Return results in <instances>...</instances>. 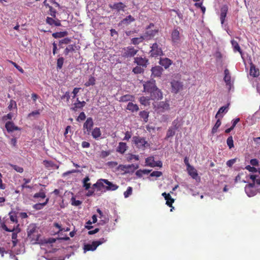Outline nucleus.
<instances>
[{
  "mask_svg": "<svg viewBox=\"0 0 260 260\" xmlns=\"http://www.w3.org/2000/svg\"><path fill=\"white\" fill-rule=\"evenodd\" d=\"M50 15L53 18L56 17L57 12L52 7L49 6Z\"/></svg>",
  "mask_w": 260,
  "mask_h": 260,
  "instance_id": "5fc2aeb1",
  "label": "nucleus"
},
{
  "mask_svg": "<svg viewBox=\"0 0 260 260\" xmlns=\"http://www.w3.org/2000/svg\"><path fill=\"white\" fill-rule=\"evenodd\" d=\"M64 58L62 57L58 58L57 60V67L58 69H61L63 64Z\"/></svg>",
  "mask_w": 260,
  "mask_h": 260,
  "instance_id": "8fccbe9b",
  "label": "nucleus"
},
{
  "mask_svg": "<svg viewBox=\"0 0 260 260\" xmlns=\"http://www.w3.org/2000/svg\"><path fill=\"white\" fill-rule=\"evenodd\" d=\"M171 91L173 93H178L182 88L183 85L181 82L178 81L173 80L171 82Z\"/></svg>",
  "mask_w": 260,
  "mask_h": 260,
  "instance_id": "6e6552de",
  "label": "nucleus"
},
{
  "mask_svg": "<svg viewBox=\"0 0 260 260\" xmlns=\"http://www.w3.org/2000/svg\"><path fill=\"white\" fill-rule=\"evenodd\" d=\"M89 180L90 179L88 176L85 177L83 180V187L86 190H88L90 188L91 184L90 183H88Z\"/></svg>",
  "mask_w": 260,
  "mask_h": 260,
  "instance_id": "ea45409f",
  "label": "nucleus"
},
{
  "mask_svg": "<svg viewBox=\"0 0 260 260\" xmlns=\"http://www.w3.org/2000/svg\"><path fill=\"white\" fill-rule=\"evenodd\" d=\"M150 54L151 57H156L158 56L162 55L163 52L161 48L159 46L158 44L157 43H154L151 47Z\"/></svg>",
  "mask_w": 260,
  "mask_h": 260,
  "instance_id": "7ed1b4c3",
  "label": "nucleus"
},
{
  "mask_svg": "<svg viewBox=\"0 0 260 260\" xmlns=\"http://www.w3.org/2000/svg\"><path fill=\"white\" fill-rule=\"evenodd\" d=\"M178 28V27L174 28L171 34V43L174 46L178 45L181 41V37Z\"/></svg>",
  "mask_w": 260,
  "mask_h": 260,
  "instance_id": "f257e3e1",
  "label": "nucleus"
},
{
  "mask_svg": "<svg viewBox=\"0 0 260 260\" xmlns=\"http://www.w3.org/2000/svg\"><path fill=\"white\" fill-rule=\"evenodd\" d=\"M75 45H69L64 50L65 55H68L69 52L74 51L75 50Z\"/></svg>",
  "mask_w": 260,
  "mask_h": 260,
  "instance_id": "c03bdc74",
  "label": "nucleus"
},
{
  "mask_svg": "<svg viewBox=\"0 0 260 260\" xmlns=\"http://www.w3.org/2000/svg\"><path fill=\"white\" fill-rule=\"evenodd\" d=\"M127 146L126 144L124 142H120L118 147H117L116 151L117 152L123 154L125 151L126 150Z\"/></svg>",
  "mask_w": 260,
  "mask_h": 260,
  "instance_id": "393cba45",
  "label": "nucleus"
},
{
  "mask_svg": "<svg viewBox=\"0 0 260 260\" xmlns=\"http://www.w3.org/2000/svg\"><path fill=\"white\" fill-rule=\"evenodd\" d=\"M82 204V202L79 200H76L75 198H72V205L76 206L80 205Z\"/></svg>",
  "mask_w": 260,
  "mask_h": 260,
  "instance_id": "13d9d810",
  "label": "nucleus"
},
{
  "mask_svg": "<svg viewBox=\"0 0 260 260\" xmlns=\"http://www.w3.org/2000/svg\"><path fill=\"white\" fill-rule=\"evenodd\" d=\"M27 238L32 244H37L39 241L40 235L38 233L32 234L30 236H27Z\"/></svg>",
  "mask_w": 260,
  "mask_h": 260,
  "instance_id": "cd10ccee",
  "label": "nucleus"
},
{
  "mask_svg": "<svg viewBox=\"0 0 260 260\" xmlns=\"http://www.w3.org/2000/svg\"><path fill=\"white\" fill-rule=\"evenodd\" d=\"M144 91L148 93H150L156 87L155 85V80H151L145 82L143 84Z\"/></svg>",
  "mask_w": 260,
  "mask_h": 260,
  "instance_id": "0eeeda50",
  "label": "nucleus"
},
{
  "mask_svg": "<svg viewBox=\"0 0 260 260\" xmlns=\"http://www.w3.org/2000/svg\"><path fill=\"white\" fill-rule=\"evenodd\" d=\"M124 51L122 53V56L124 57H132L134 56L138 50L135 49L133 47L128 46L126 48H124Z\"/></svg>",
  "mask_w": 260,
  "mask_h": 260,
  "instance_id": "39448f33",
  "label": "nucleus"
},
{
  "mask_svg": "<svg viewBox=\"0 0 260 260\" xmlns=\"http://www.w3.org/2000/svg\"><path fill=\"white\" fill-rule=\"evenodd\" d=\"M48 201H49V199L47 198L46 199V201L45 202H44L43 203H37V204H36L34 205H33V208L36 210H41V209H43V208L45 205H46L47 204V203H48Z\"/></svg>",
  "mask_w": 260,
  "mask_h": 260,
  "instance_id": "2f4dec72",
  "label": "nucleus"
},
{
  "mask_svg": "<svg viewBox=\"0 0 260 260\" xmlns=\"http://www.w3.org/2000/svg\"><path fill=\"white\" fill-rule=\"evenodd\" d=\"M11 167L17 172L22 173L23 172V169L21 167L15 165H12Z\"/></svg>",
  "mask_w": 260,
  "mask_h": 260,
  "instance_id": "6e6d98bb",
  "label": "nucleus"
},
{
  "mask_svg": "<svg viewBox=\"0 0 260 260\" xmlns=\"http://www.w3.org/2000/svg\"><path fill=\"white\" fill-rule=\"evenodd\" d=\"M68 32L67 31L54 32L52 36L54 38H61L68 36Z\"/></svg>",
  "mask_w": 260,
  "mask_h": 260,
  "instance_id": "473e14b6",
  "label": "nucleus"
},
{
  "mask_svg": "<svg viewBox=\"0 0 260 260\" xmlns=\"http://www.w3.org/2000/svg\"><path fill=\"white\" fill-rule=\"evenodd\" d=\"M133 141L137 148L143 150L149 146L147 141L144 138L139 136L133 137Z\"/></svg>",
  "mask_w": 260,
  "mask_h": 260,
  "instance_id": "f03ea898",
  "label": "nucleus"
},
{
  "mask_svg": "<svg viewBox=\"0 0 260 260\" xmlns=\"http://www.w3.org/2000/svg\"><path fill=\"white\" fill-rule=\"evenodd\" d=\"M245 169L250 172L255 173L257 172V169L253 166L251 167L249 165H248L245 167Z\"/></svg>",
  "mask_w": 260,
  "mask_h": 260,
  "instance_id": "052dcab7",
  "label": "nucleus"
},
{
  "mask_svg": "<svg viewBox=\"0 0 260 260\" xmlns=\"http://www.w3.org/2000/svg\"><path fill=\"white\" fill-rule=\"evenodd\" d=\"M9 62L13 64L20 72L21 73H24L23 69L20 66H18L16 62L11 60H9Z\"/></svg>",
  "mask_w": 260,
  "mask_h": 260,
  "instance_id": "3c124183",
  "label": "nucleus"
},
{
  "mask_svg": "<svg viewBox=\"0 0 260 260\" xmlns=\"http://www.w3.org/2000/svg\"><path fill=\"white\" fill-rule=\"evenodd\" d=\"M250 75L254 77H257L259 75V70L256 68L255 66L252 63H250Z\"/></svg>",
  "mask_w": 260,
  "mask_h": 260,
  "instance_id": "6ab92c4d",
  "label": "nucleus"
},
{
  "mask_svg": "<svg viewBox=\"0 0 260 260\" xmlns=\"http://www.w3.org/2000/svg\"><path fill=\"white\" fill-rule=\"evenodd\" d=\"M250 163L252 166H257L258 165V160L256 158L251 159L250 161Z\"/></svg>",
  "mask_w": 260,
  "mask_h": 260,
  "instance_id": "774afa93",
  "label": "nucleus"
},
{
  "mask_svg": "<svg viewBox=\"0 0 260 260\" xmlns=\"http://www.w3.org/2000/svg\"><path fill=\"white\" fill-rule=\"evenodd\" d=\"M126 109L132 112H138L139 110V108L137 104H134L132 102H129L127 105Z\"/></svg>",
  "mask_w": 260,
  "mask_h": 260,
  "instance_id": "bb28decb",
  "label": "nucleus"
},
{
  "mask_svg": "<svg viewBox=\"0 0 260 260\" xmlns=\"http://www.w3.org/2000/svg\"><path fill=\"white\" fill-rule=\"evenodd\" d=\"M163 71L162 68L160 66H156L151 69L152 76L154 77H160Z\"/></svg>",
  "mask_w": 260,
  "mask_h": 260,
  "instance_id": "dca6fc26",
  "label": "nucleus"
},
{
  "mask_svg": "<svg viewBox=\"0 0 260 260\" xmlns=\"http://www.w3.org/2000/svg\"><path fill=\"white\" fill-rule=\"evenodd\" d=\"M132 137L131 132L127 131L125 133V136L123 138V140L128 141Z\"/></svg>",
  "mask_w": 260,
  "mask_h": 260,
  "instance_id": "0e129e2a",
  "label": "nucleus"
},
{
  "mask_svg": "<svg viewBox=\"0 0 260 260\" xmlns=\"http://www.w3.org/2000/svg\"><path fill=\"white\" fill-rule=\"evenodd\" d=\"M86 103L85 101L80 102L78 99H77V103L73 104L71 110L74 111H77L79 109H81L85 106Z\"/></svg>",
  "mask_w": 260,
  "mask_h": 260,
  "instance_id": "2eb2a0df",
  "label": "nucleus"
},
{
  "mask_svg": "<svg viewBox=\"0 0 260 260\" xmlns=\"http://www.w3.org/2000/svg\"><path fill=\"white\" fill-rule=\"evenodd\" d=\"M188 174L192 177V178L196 179L198 176V173L197 170L192 166L187 168Z\"/></svg>",
  "mask_w": 260,
  "mask_h": 260,
  "instance_id": "7c9ffc66",
  "label": "nucleus"
},
{
  "mask_svg": "<svg viewBox=\"0 0 260 260\" xmlns=\"http://www.w3.org/2000/svg\"><path fill=\"white\" fill-rule=\"evenodd\" d=\"M98 245L95 243V241H93L91 244H86L84 245V251L86 252L88 251H94L98 247Z\"/></svg>",
  "mask_w": 260,
  "mask_h": 260,
  "instance_id": "a211bd4d",
  "label": "nucleus"
},
{
  "mask_svg": "<svg viewBox=\"0 0 260 260\" xmlns=\"http://www.w3.org/2000/svg\"><path fill=\"white\" fill-rule=\"evenodd\" d=\"M98 246L105 243L107 241V239L102 238L98 241H94Z\"/></svg>",
  "mask_w": 260,
  "mask_h": 260,
  "instance_id": "680f3d73",
  "label": "nucleus"
},
{
  "mask_svg": "<svg viewBox=\"0 0 260 260\" xmlns=\"http://www.w3.org/2000/svg\"><path fill=\"white\" fill-rule=\"evenodd\" d=\"M175 134V130L174 128L170 127L167 132L165 139L167 140L169 138L173 137Z\"/></svg>",
  "mask_w": 260,
  "mask_h": 260,
  "instance_id": "a19ab883",
  "label": "nucleus"
},
{
  "mask_svg": "<svg viewBox=\"0 0 260 260\" xmlns=\"http://www.w3.org/2000/svg\"><path fill=\"white\" fill-rule=\"evenodd\" d=\"M126 6L121 2L114 3L110 8L112 9L116 10L118 12L120 11H124Z\"/></svg>",
  "mask_w": 260,
  "mask_h": 260,
  "instance_id": "aec40b11",
  "label": "nucleus"
},
{
  "mask_svg": "<svg viewBox=\"0 0 260 260\" xmlns=\"http://www.w3.org/2000/svg\"><path fill=\"white\" fill-rule=\"evenodd\" d=\"M236 161V159H230L226 162V165L230 167H232Z\"/></svg>",
  "mask_w": 260,
  "mask_h": 260,
  "instance_id": "338daca9",
  "label": "nucleus"
},
{
  "mask_svg": "<svg viewBox=\"0 0 260 260\" xmlns=\"http://www.w3.org/2000/svg\"><path fill=\"white\" fill-rule=\"evenodd\" d=\"M150 94V98L151 100H159L162 98V93L157 87H156L154 90H153Z\"/></svg>",
  "mask_w": 260,
  "mask_h": 260,
  "instance_id": "9d476101",
  "label": "nucleus"
},
{
  "mask_svg": "<svg viewBox=\"0 0 260 260\" xmlns=\"http://www.w3.org/2000/svg\"><path fill=\"white\" fill-rule=\"evenodd\" d=\"M140 117L143 119L144 121L147 122L149 116V113L146 111H141L139 113Z\"/></svg>",
  "mask_w": 260,
  "mask_h": 260,
  "instance_id": "79ce46f5",
  "label": "nucleus"
},
{
  "mask_svg": "<svg viewBox=\"0 0 260 260\" xmlns=\"http://www.w3.org/2000/svg\"><path fill=\"white\" fill-rule=\"evenodd\" d=\"M172 63V61L168 58H160L159 60V64L165 69L168 68Z\"/></svg>",
  "mask_w": 260,
  "mask_h": 260,
  "instance_id": "4be33fe9",
  "label": "nucleus"
},
{
  "mask_svg": "<svg viewBox=\"0 0 260 260\" xmlns=\"http://www.w3.org/2000/svg\"><path fill=\"white\" fill-rule=\"evenodd\" d=\"M221 124V122L220 120L218 119L216 121V122L215 123V124H214L213 127L212 128V133L213 134H214L217 132V129H218V127L220 126Z\"/></svg>",
  "mask_w": 260,
  "mask_h": 260,
  "instance_id": "a18cd8bd",
  "label": "nucleus"
},
{
  "mask_svg": "<svg viewBox=\"0 0 260 260\" xmlns=\"http://www.w3.org/2000/svg\"><path fill=\"white\" fill-rule=\"evenodd\" d=\"M133 188L132 187H128L126 190L124 192V196L125 198H128L129 196L132 194Z\"/></svg>",
  "mask_w": 260,
  "mask_h": 260,
  "instance_id": "09e8293b",
  "label": "nucleus"
},
{
  "mask_svg": "<svg viewBox=\"0 0 260 260\" xmlns=\"http://www.w3.org/2000/svg\"><path fill=\"white\" fill-rule=\"evenodd\" d=\"M228 106H223L221 107L218 110V112L217 113L215 117L217 118L218 114L220 113H222L224 112V111L228 108Z\"/></svg>",
  "mask_w": 260,
  "mask_h": 260,
  "instance_id": "e2e57ef3",
  "label": "nucleus"
},
{
  "mask_svg": "<svg viewBox=\"0 0 260 260\" xmlns=\"http://www.w3.org/2000/svg\"><path fill=\"white\" fill-rule=\"evenodd\" d=\"M34 198H41L42 199H44L45 198H46V194H45V192H44L43 190H41L39 192L36 193L34 195Z\"/></svg>",
  "mask_w": 260,
  "mask_h": 260,
  "instance_id": "49530a36",
  "label": "nucleus"
},
{
  "mask_svg": "<svg viewBox=\"0 0 260 260\" xmlns=\"http://www.w3.org/2000/svg\"><path fill=\"white\" fill-rule=\"evenodd\" d=\"M134 96L130 94L124 95L120 98L119 101L122 102H126L128 101H133Z\"/></svg>",
  "mask_w": 260,
  "mask_h": 260,
  "instance_id": "c756f323",
  "label": "nucleus"
},
{
  "mask_svg": "<svg viewBox=\"0 0 260 260\" xmlns=\"http://www.w3.org/2000/svg\"><path fill=\"white\" fill-rule=\"evenodd\" d=\"M144 40V38L143 36H141L139 38H134L131 39V43L134 45H138L140 43L143 42Z\"/></svg>",
  "mask_w": 260,
  "mask_h": 260,
  "instance_id": "c9c22d12",
  "label": "nucleus"
},
{
  "mask_svg": "<svg viewBox=\"0 0 260 260\" xmlns=\"http://www.w3.org/2000/svg\"><path fill=\"white\" fill-rule=\"evenodd\" d=\"M229 7L226 5H223L220 8V20L221 24H223L224 22Z\"/></svg>",
  "mask_w": 260,
  "mask_h": 260,
  "instance_id": "1a4fd4ad",
  "label": "nucleus"
},
{
  "mask_svg": "<svg viewBox=\"0 0 260 260\" xmlns=\"http://www.w3.org/2000/svg\"><path fill=\"white\" fill-rule=\"evenodd\" d=\"M150 97L141 96L139 98L140 103L144 106L149 105V101L150 100Z\"/></svg>",
  "mask_w": 260,
  "mask_h": 260,
  "instance_id": "58836bf2",
  "label": "nucleus"
},
{
  "mask_svg": "<svg viewBox=\"0 0 260 260\" xmlns=\"http://www.w3.org/2000/svg\"><path fill=\"white\" fill-rule=\"evenodd\" d=\"M162 196L164 197L165 199L166 200V204L170 207H172V208L171 209V211H172L173 209H174V207H172V204L174 202V200L173 198H172L170 193H167L166 192H163L162 193Z\"/></svg>",
  "mask_w": 260,
  "mask_h": 260,
  "instance_id": "f8f14e48",
  "label": "nucleus"
},
{
  "mask_svg": "<svg viewBox=\"0 0 260 260\" xmlns=\"http://www.w3.org/2000/svg\"><path fill=\"white\" fill-rule=\"evenodd\" d=\"M162 175V173L161 172L158 171H155L152 172L150 174V176L151 177H159L161 176Z\"/></svg>",
  "mask_w": 260,
  "mask_h": 260,
  "instance_id": "4d7b16f0",
  "label": "nucleus"
},
{
  "mask_svg": "<svg viewBox=\"0 0 260 260\" xmlns=\"http://www.w3.org/2000/svg\"><path fill=\"white\" fill-rule=\"evenodd\" d=\"M226 143L230 149L234 147V141L232 136H230L226 140Z\"/></svg>",
  "mask_w": 260,
  "mask_h": 260,
  "instance_id": "de8ad7c7",
  "label": "nucleus"
},
{
  "mask_svg": "<svg viewBox=\"0 0 260 260\" xmlns=\"http://www.w3.org/2000/svg\"><path fill=\"white\" fill-rule=\"evenodd\" d=\"M86 118V115H85V114L84 113V112H82L80 113L78 118L77 119V120L78 121H79V120H85Z\"/></svg>",
  "mask_w": 260,
  "mask_h": 260,
  "instance_id": "69168bd1",
  "label": "nucleus"
},
{
  "mask_svg": "<svg viewBox=\"0 0 260 260\" xmlns=\"http://www.w3.org/2000/svg\"><path fill=\"white\" fill-rule=\"evenodd\" d=\"M231 44L234 48V51H238L242 55V51L238 42L235 40H232Z\"/></svg>",
  "mask_w": 260,
  "mask_h": 260,
  "instance_id": "f704fd0d",
  "label": "nucleus"
},
{
  "mask_svg": "<svg viewBox=\"0 0 260 260\" xmlns=\"http://www.w3.org/2000/svg\"><path fill=\"white\" fill-rule=\"evenodd\" d=\"M143 69L141 67L138 66L135 67L133 70V72L135 74H141L143 73Z\"/></svg>",
  "mask_w": 260,
  "mask_h": 260,
  "instance_id": "603ef678",
  "label": "nucleus"
},
{
  "mask_svg": "<svg viewBox=\"0 0 260 260\" xmlns=\"http://www.w3.org/2000/svg\"><path fill=\"white\" fill-rule=\"evenodd\" d=\"M105 183L107 185V186L105 187L106 189L107 190H116L118 188V186L115 184H113V183L109 181L108 180L106 179V181H105Z\"/></svg>",
  "mask_w": 260,
  "mask_h": 260,
  "instance_id": "412c9836",
  "label": "nucleus"
},
{
  "mask_svg": "<svg viewBox=\"0 0 260 260\" xmlns=\"http://www.w3.org/2000/svg\"><path fill=\"white\" fill-rule=\"evenodd\" d=\"M20 232V230L16 232H12V244L13 247H15L17 244L18 240H17V233Z\"/></svg>",
  "mask_w": 260,
  "mask_h": 260,
  "instance_id": "e433bc0d",
  "label": "nucleus"
},
{
  "mask_svg": "<svg viewBox=\"0 0 260 260\" xmlns=\"http://www.w3.org/2000/svg\"><path fill=\"white\" fill-rule=\"evenodd\" d=\"M135 21V18L131 15L126 16L125 18L121 21V23L124 25H128L132 22Z\"/></svg>",
  "mask_w": 260,
  "mask_h": 260,
  "instance_id": "c85d7f7f",
  "label": "nucleus"
},
{
  "mask_svg": "<svg viewBox=\"0 0 260 260\" xmlns=\"http://www.w3.org/2000/svg\"><path fill=\"white\" fill-rule=\"evenodd\" d=\"M5 127L7 131L10 132H13L14 131L20 130V128L17 126H15L14 123L12 121H8L6 123Z\"/></svg>",
  "mask_w": 260,
  "mask_h": 260,
  "instance_id": "4468645a",
  "label": "nucleus"
},
{
  "mask_svg": "<svg viewBox=\"0 0 260 260\" xmlns=\"http://www.w3.org/2000/svg\"><path fill=\"white\" fill-rule=\"evenodd\" d=\"M93 126V121L92 118L88 117L83 124V129L84 130V133L89 135Z\"/></svg>",
  "mask_w": 260,
  "mask_h": 260,
  "instance_id": "423d86ee",
  "label": "nucleus"
},
{
  "mask_svg": "<svg viewBox=\"0 0 260 260\" xmlns=\"http://www.w3.org/2000/svg\"><path fill=\"white\" fill-rule=\"evenodd\" d=\"M91 133L92 137L96 140H98L99 138H100L102 135L100 128L97 127L93 128Z\"/></svg>",
  "mask_w": 260,
  "mask_h": 260,
  "instance_id": "b1692460",
  "label": "nucleus"
},
{
  "mask_svg": "<svg viewBox=\"0 0 260 260\" xmlns=\"http://www.w3.org/2000/svg\"><path fill=\"white\" fill-rule=\"evenodd\" d=\"M38 233V230L35 224H30L27 229V236H30L32 234Z\"/></svg>",
  "mask_w": 260,
  "mask_h": 260,
  "instance_id": "a878e982",
  "label": "nucleus"
},
{
  "mask_svg": "<svg viewBox=\"0 0 260 260\" xmlns=\"http://www.w3.org/2000/svg\"><path fill=\"white\" fill-rule=\"evenodd\" d=\"M245 191L248 197H251L256 194L257 189L255 188L254 183H251L246 185Z\"/></svg>",
  "mask_w": 260,
  "mask_h": 260,
  "instance_id": "20e7f679",
  "label": "nucleus"
},
{
  "mask_svg": "<svg viewBox=\"0 0 260 260\" xmlns=\"http://www.w3.org/2000/svg\"><path fill=\"white\" fill-rule=\"evenodd\" d=\"M106 179H99L97 181H98V183H99V190H100L101 189V188L102 187H104L105 186L104 185V183H105V181H106Z\"/></svg>",
  "mask_w": 260,
  "mask_h": 260,
  "instance_id": "bf43d9fd",
  "label": "nucleus"
},
{
  "mask_svg": "<svg viewBox=\"0 0 260 260\" xmlns=\"http://www.w3.org/2000/svg\"><path fill=\"white\" fill-rule=\"evenodd\" d=\"M71 42V39L69 38H65L59 41V45L61 44H68Z\"/></svg>",
  "mask_w": 260,
  "mask_h": 260,
  "instance_id": "864d4df0",
  "label": "nucleus"
},
{
  "mask_svg": "<svg viewBox=\"0 0 260 260\" xmlns=\"http://www.w3.org/2000/svg\"><path fill=\"white\" fill-rule=\"evenodd\" d=\"M95 79L94 77L90 76L88 79V80L85 83V86L86 87H88L91 85H93L95 84Z\"/></svg>",
  "mask_w": 260,
  "mask_h": 260,
  "instance_id": "37998d69",
  "label": "nucleus"
},
{
  "mask_svg": "<svg viewBox=\"0 0 260 260\" xmlns=\"http://www.w3.org/2000/svg\"><path fill=\"white\" fill-rule=\"evenodd\" d=\"M154 156H150L146 158L145 162L146 164V166H149L150 167L154 168L153 164L154 163Z\"/></svg>",
  "mask_w": 260,
  "mask_h": 260,
  "instance_id": "4c0bfd02",
  "label": "nucleus"
},
{
  "mask_svg": "<svg viewBox=\"0 0 260 260\" xmlns=\"http://www.w3.org/2000/svg\"><path fill=\"white\" fill-rule=\"evenodd\" d=\"M154 26V24L152 23H151L146 27L147 30L145 32V34L147 35V36L154 37L156 34L158 33V29H151V28L153 27Z\"/></svg>",
  "mask_w": 260,
  "mask_h": 260,
  "instance_id": "9b49d317",
  "label": "nucleus"
},
{
  "mask_svg": "<svg viewBox=\"0 0 260 260\" xmlns=\"http://www.w3.org/2000/svg\"><path fill=\"white\" fill-rule=\"evenodd\" d=\"M223 80L226 85L231 86V76L230 71L228 69H225L224 71Z\"/></svg>",
  "mask_w": 260,
  "mask_h": 260,
  "instance_id": "f3484780",
  "label": "nucleus"
},
{
  "mask_svg": "<svg viewBox=\"0 0 260 260\" xmlns=\"http://www.w3.org/2000/svg\"><path fill=\"white\" fill-rule=\"evenodd\" d=\"M134 62L136 63L138 66H142V67H146L148 62V60L146 58H143L142 57H137L135 58Z\"/></svg>",
  "mask_w": 260,
  "mask_h": 260,
  "instance_id": "ddd939ff",
  "label": "nucleus"
},
{
  "mask_svg": "<svg viewBox=\"0 0 260 260\" xmlns=\"http://www.w3.org/2000/svg\"><path fill=\"white\" fill-rule=\"evenodd\" d=\"M158 108L161 109L162 111L168 110L169 109L170 105L166 102H160L158 105Z\"/></svg>",
  "mask_w": 260,
  "mask_h": 260,
  "instance_id": "72a5a7b5",
  "label": "nucleus"
},
{
  "mask_svg": "<svg viewBox=\"0 0 260 260\" xmlns=\"http://www.w3.org/2000/svg\"><path fill=\"white\" fill-rule=\"evenodd\" d=\"M46 23L50 25H55L56 26H61L60 21L57 19V20H54L53 18L47 17L46 18Z\"/></svg>",
  "mask_w": 260,
  "mask_h": 260,
  "instance_id": "5701e85b",
  "label": "nucleus"
}]
</instances>
